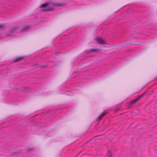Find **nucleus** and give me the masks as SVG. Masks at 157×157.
<instances>
[{"instance_id": "10", "label": "nucleus", "mask_w": 157, "mask_h": 157, "mask_svg": "<svg viewBox=\"0 0 157 157\" xmlns=\"http://www.w3.org/2000/svg\"><path fill=\"white\" fill-rule=\"evenodd\" d=\"M30 27V26H26L25 27H24L22 29V31H24L28 29Z\"/></svg>"}, {"instance_id": "12", "label": "nucleus", "mask_w": 157, "mask_h": 157, "mask_svg": "<svg viewBox=\"0 0 157 157\" xmlns=\"http://www.w3.org/2000/svg\"><path fill=\"white\" fill-rule=\"evenodd\" d=\"M4 28V25L3 24H0V29H3Z\"/></svg>"}, {"instance_id": "14", "label": "nucleus", "mask_w": 157, "mask_h": 157, "mask_svg": "<svg viewBox=\"0 0 157 157\" xmlns=\"http://www.w3.org/2000/svg\"><path fill=\"white\" fill-rule=\"evenodd\" d=\"M6 35L7 36H11V35L9 34H7Z\"/></svg>"}, {"instance_id": "13", "label": "nucleus", "mask_w": 157, "mask_h": 157, "mask_svg": "<svg viewBox=\"0 0 157 157\" xmlns=\"http://www.w3.org/2000/svg\"><path fill=\"white\" fill-rule=\"evenodd\" d=\"M34 149L33 148H30L29 149V150H28L29 151H32V150H33Z\"/></svg>"}, {"instance_id": "11", "label": "nucleus", "mask_w": 157, "mask_h": 157, "mask_svg": "<svg viewBox=\"0 0 157 157\" xmlns=\"http://www.w3.org/2000/svg\"><path fill=\"white\" fill-rule=\"evenodd\" d=\"M100 136H96L93 138H92V140H98V139H99V138H98V137H99Z\"/></svg>"}, {"instance_id": "2", "label": "nucleus", "mask_w": 157, "mask_h": 157, "mask_svg": "<svg viewBox=\"0 0 157 157\" xmlns=\"http://www.w3.org/2000/svg\"><path fill=\"white\" fill-rule=\"evenodd\" d=\"M143 95H142L139 98H136L133 101H131L128 103V106H131L132 105L135 104L136 102L138 101L140 99V98H141L143 97Z\"/></svg>"}, {"instance_id": "16", "label": "nucleus", "mask_w": 157, "mask_h": 157, "mask_svg": "<svg viewBox=\"0 0 157 157\" xmlns=\"http://www.w3.org/2000/svg\"><path fill=\"white\" fill-rule=\"evenodd\" d=\"M156 78H157V77H156Z\"/></svg>"}, {"instance_id": "4", "label": "nucleus", "mask_w": 157, "mask_h": 157, "mask_svg": "<svg viewBox=\"0 0 157 157\" xmlns=\"http://www.w3.org/2000/svg\"><path fill=\"white\" fill-rule=\"evenodd\" d=\"M19 29V28L17 26H16L14 28L11 29L9 33H12L17 32V30Z\"/></svg>"}, {"instance_id": "9", "label": "nucleus", "mask_w": 157, "mask_h": 157, "mask_svg": "<svg viewBox=\"0 0 157 157\" xmlns=\"http://www.w3.org/2000/svg\"><path fill=\"white\" fill-rule=\"evenodd\" d=\"M112 155L111 152L109 151H108L106 154V157H111Z\"/></svg>"}, {"instance_id": "3", "label": "nucleus", "mask_w": 157, "mask_h": 157, "mask_svg": "<svg viewBox=\"0 0 157 157\" xmlns=\"http://www.w3.org/2000/svg\"><path fill=\"white\" fill-rule=\"evenodd\" d=\"M108 112L107 111H103L102 114H101L99 117L96 119L97 121H101L106 114L108 113Z\"/></svg>"}, {"instance_id": "7", "label": "nucleus", "mask_w": 157, "mask_h": 157, "mask_svg": "<svg viewBox=\"0 0 157 157\" xmlns=\"http://www.w3.org/2000/svg\"><path fill=\"white\" fill-rule=\"evenodd\" d=\"M97 42L98 44H105V42L102 39L100 38H97Z\"/></svg>"}, {"instance_id": "5", "label": "nucleus", "mask_w": 157, "mask_h": 157, "mask_svg": "<svg viewBox=\"0 0 157 157\" xmlns=\"http://www.w3.org/2000/svg\"><path fill=\"white\" fill-rule=\"evenodd\" d=\"M24 59V57L23 56L17 57L16 58L13 60V61L15 62H19L22 61Z\"/></svg>"}, {"instance_id": "8", "label": "nucleus", "mask_w": 157, "mask_h": 157, "mask_svg": "<svg viewBox=\"0 0 157 157\" xmlns=\"http://www.w3.org/2000/svg\"><path fill=\"white\" fill-rule=\"evenodd\" d=\"M98 49L96 48L91 49L89 51L87 52H96L98 51Z\"/></svg>"}, {"instance_id": "15", "label": "nucleus", "mask_w": 157, "mask_h": 157, "mask_svg": "<svg viewBox=\"0 0 157 157\" xmlns=\"http://www.w3.org/2000/svg\"><path fill=\"white\" fill-rule=\"evenodd\" d=\"M13 153L14 154H17V153L16 152H14Z\"/></svg>"}, {"instance_id": "6", "label": "nucleus", "mask_w": 157, "mask_h": 157, "mask_svg": "<svg viewBox=\"0 0 157 157\" xmlns=\"http://www.w3.org/2000/svg\"><path fill=\"white\" fill-rule=\"evenodd\" d=\"M49 6V2H46L43 4H41L40 6V7L41 8H45Z\"/></svg>"}, {"instance_id": "1", "label": "nucleus", "mask_w": 157, "mask_h": 157, "mask_svg": "<svg viewBox=\"0 0 157 157\" xmlns=\"http://www.w3.org/2000/svg\"><path fill=\"white\" fill-rule=\"evenodd\" d=\"M50 7L47 8L43 10V11L45 12H49L54 10V6L58 7H62L66 6V4L65 3H60L58 2H49Z\"/></svg>"}]
</instances>
